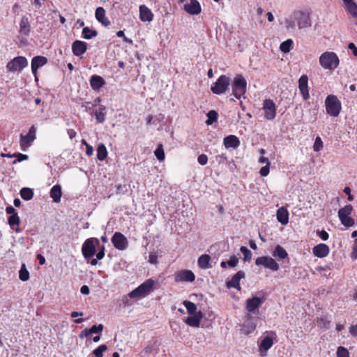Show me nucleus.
Segmentation results:
<instances>
[{
  "label": "nucleus",
  "instance_id": "72a5a7b5",
  "mask_svg": "<svg viewBox=\"0 0 357 357\" xmlns=\"http://www.w3.org/2000/svg\"><path fill=\"white\" fill-rule=\"evenodd\" d=\"M107 156V151L103 144H100L97 149V158L99 160H104Z\"/></svg>",
  "mask_w": 357,
  "mask_h": 357
},
{
  "label": "nucleus",
  "instance_id": "6ab92c4d",
  "mask_svg": "<svg viewBox=\"0 0 357 357\" xmlns=\"http://www.w3.org/2000/svg\"><path fill=\"white\" fill-rule=\"evenodd\" d=\"M329 247L324 243L318 244L312 248L313 255L317 257L323 258L329 253Z\"/></svg>",
  "mask_w": 357,
  "mask_h": 357
},
{
  "label": "nucleus",
  "instance_id": "1a4fd4ad",
  "mask_svg": "<svg viewBox=\"0 0 357 357\" xmlns=\"http://www.w3.org/2000/svg\"><path fill=\"white\" fill-rule=\"evenodd\" d=\"M255 264L257 266H263L266 268H269L273 271L279 269V265L275 260L270 257H259L255 260Z\"/></svg>",
  "mask_w": 357,
  "mask_h": 357
},
{
  "label": "nucleus",
  "instance_id": "4d7b16f0",
  "mask_svg": "<svg viewBox=\"0 0 357 357\" xmlns=\"http://www.w3.org/2000/svg\"><path fill=\"white\" fill-rule=\"evenodd\" d=\"M351 257L355 259H357V238L354 241L353 250L351 252Z\"/></svg>",
  "mask_w": 357,
  "mask_h": 357
},
{
  "label": "nucleus",
  "instance_id": "6e6d98bb",
  "mask_svg": "<svg viewBox=\"0 0 357 357\" xmlns=\"http://www.w3.org/2000/svg\"><path fill=\"white\" fill-rule=\"evenodd\" d=\"M15 157L17 158V160L13 161V164H15L17 161L21 162L28 159V155L22 153L15 154Z\"/></svg>",
  "mask_w": 357,
  "mask_h": 357
},
{
  "label": "nucleus",
  "instance_id": "20e7f679",
  "mask_svg": "<svg viewBox=\"0 0 357 357\" xmlns=\"http://www.w3.org/2000/svg\"><path fill=\"white\" fill-rule=\"evenodd\" d=\"M154 281L149 279L140 284L138 287L130 291L128 296L130 298H141L148 295L152 290Z\"/></svg>",
  "mask_w": 357,
  "mask_h": 357
},
{
  "label": "nucleus",
  "instance_id": "603ef678",
  "mask_svg": "<svg viewBox=\"0 0 357 357\" xmlns=\"http://www.w3.org/2000/svg\"><path fill=\"white\" fill-rule=\"evenodd\" d=\"M323 148V142L319 137H317L313 146L314 151H319Z\"/></svg>",
  "mask_w": 357,
  "mask_h": 357
},
{
  "label": "nucleus",
  "instance_id": "2f4dec72",
  "mask_svg": "<svg viewBox=\"0 0 357 357\" xmlns=\"http://www.w3.org/2000/svg\"><path fill=\"white\" fill-rule=\"evenodd\" d=\"M273 257H277L279 259H283L287 257L288 254L287 251L284 250V248L278 245H276L273 252Z\"/></svg>",
  "mask_w": 357,
  "mask_h": 357
},
{
  "label": "nucleus",
  "instance_id": "052dcab7",
  "mask_svg": "<svg viewBox=\"0 0 357 357\" xmlns=\"http://www.w3.org/2000/svg\"><path fill=\"white\" fill-rule=\"evenodd\" d=\"M105 256V247L102 246L98 252L96 254V257L98 259H102Z\"/></svg>",
  "mask_w": 357,
  "mask_h": 357
},
{
  "label": "nucleus",
  "instance_id": "e2e57ef3",
  "mask_svg": "<svg viewBox=\"0 0 357 357\" xmlns=\"http://www.w3.org/2000/svg\"><path fill=\"white\" fill-rule=\"evenodd\" d=\"M349 333L354 336H357V328L356 327V325H351L349 328Z\"/></svg>",
  "mask_w": 357,
  "mask_h": 357
},
{
  "label": "nucleus",
  "instance_id": "774afa93",
  "mask_svg": "<svg viewBox=\"0 0 357 357\" xmlns=\"http://www.w3.org/2000/svg\"><path fill=\"white\" fill-rule=\"evenodd\" d=\"M93 153V149L89 144H86V153L87 155H91Z\"/></svg>",
  "mask_w": 357,
  "mask_h": 357
},
{
  "label": "nucleus",
  "instance_id": "79ce46f5",
  "mask_svg": "<svg viewBox=\"0 0 357 357\" xmlns=\"http://www.w3.org/2000/svg\"><path fill=\"white\" fill-rule=\"evenodd\" d=\"M155 155L159 161H163L165 160V152L162 144H159L156 150L155 151Z\"/></svg>",
  "mask_w": 357,
  "mask_h": 357
},
{
  "label": "nucleus",
  "instance_id": "37998d69",
  "mask_svg": "<svg viewBox=\"0 0 357 357\" xmlns=\"http://www.w3.org/2000/svg\"><path fill=\"white\" fill-rule=\"evenodd\" d=\"M240 250L243 255V260L245 261H249L251 260L252 255L251 251L249 249H248L245 246H242Z\"/></svg>",
  "mask_w": 357,
  "mask_h": 357
},
{
  "label": "nucleus",
  "instance_id": "ea45409f",
  "mask_svg": "<svg viewBox=\"0 0 357 357\" xmlns=\"http://www.w3.org/2000/svg\"><path fill=\"white\" fill-rule=\"evenodd\" d=\"M293 41L291 39H288L284 42H282L280 45V50L284 52L287 53L291 50V47L292 46Z\"/></svg>",
  "mask_w": 357,
  "mask_h": 357
},
{
  "label": "nucleus",
  "instance_id": "2eb2a0df",
  "mask_svg": "<svg viewBox=\"0 0 357 357\" xmlns=\"http://www.w3.org/2000/svg\"><path fill=\"white\" fill-rule=\"evenodd\" d=\"M308 78L305 75H302L298 80V88L304 100L309 98Z\"/></svg>",
  "mask_w": 357,
  "mask_h": 357
},
{
  "label": "nucleus",
  "instance_id": "c9c22d12",
  "mask_svg": "<svg viewBox=\"0 0 357 357\" xmlns=\"http://www.w3.org/2000/svg\"><path fill=\"white\" fill-rule=\"evenodd\" d=\"M353 211L351 205H347L344 207L340 208L338 211L339 218L349 216Z\"/></svg>",
  "mask_w": 357,
  "mask_h": 357
},
{
  "label": "nucleus",
  "instance_id": "0eeeda50",
  "mask_svg": "<svg viewBox=\"0 0 357 357\" xmlns=\"http://www.w3.org/2000/svg\"><path fill=\"white\" fill-rule=\"evenodd\" d=\"M100 245V241L96 238L86 239L82 245V252L86 259L92 257L96 253V247Z\"/></svg>",
  "mask_w": 357,
  "mask_h": 357
},
{
  "label": "nucleus",
  "instance_id": "cd10ccee",
  "mask_svg": "<svg viewBox=\"0 0 357 357\" xmlns=\"http://www.w3.org/2000/svg\"><path fill=\"white\" fill-rule=\"evenodd\" d=\"M30 24L26 16H22L20 23V32L21 34L28 36L30 33Z\"/></svg>",
  "mask_w": 357,
  "mask_h": 357
},
{
  "label": "nucleus",
  "instance_id": "393cba45",
  "mask_svg": "<svg viewBox=\"0 0 357 357\" xmlns=\"http://www.w3.org/2000/svg\"><path fill=\"white\" fill-rule=\"evenodd\" d=\"M96 17L97 20L104 26L110 24L109 20L105 17V10L102 7H98L96 10Z\"/></svg>",
  "mask_w": 357,
  "mask_h": 357
},
{
  "label": "nucleus",
  "instance_id": "8fccbe9b",
  "mask_svg": "<svg viewBox=\"0 0 357 357\" xmlns=\"http://www.w3.org/2000/svg\"><path fill=\"white\" fill-rule=\"evenodd\" d=\"M347 11L354 17L357 18V4L355 3L351 5H348L346 7Z\"/></svg>",
  "mask_w": 357,
  "mask_h": 357
},
{
  "label": "nucleus",
  "instance_id": "c03bdc74",
  "mask_svg": "<svg viewBox=\"0 0 357 357\" xmlns=\"http://www.w3.org/2000/svg\"><path fill=\"white\" fill-rule=\"evenodd\" d=\"M340 220L341 221V223L347 227H352L355 224L354 220L349 216L340 218Z\"/></svg>",
  "mask_w": 357,
  "mask_h": 357
},
{
  "label": "nucleus",
  "instance_id": "f3484780",
  "mask_svg": "<svg viewBox=\"0 0 357 357\" xmlns=\"http://www.w3.org/2000/svg\"><path fill=\"white\" fill-rule=\"evenodd\" d=\"M261 304V299L259 297L254 296L251 298L247 299L245 309L249 312H253L255 310L258 309Z\"/></svg>",
  "mask_w": 357,
  "mask_h": 357
},
{
  "label": "nucleus",
  "instance_id": "6e6552de",
  "mask_svg": "<svg viewBox=\"0 0 357 357\" xmlns=\"http://www.w3.org/2000/svg\"><path fill=\"white\" fill-rule=\"evenodd\" d=\"M28 65L26 59L24 56H17L7 63L6 68L9 72H20Z\"/></svg>",
  "mask_w": 357,
  "mask_h": 357
},
{
  "label": "nucleus",
  "instance_id": "3c124183",
  "mask_svg": "<svg viewBox=\"0 0 357 357\" xmlns=\"http://www.w3.org/2000/svg\"><path fill=\"white\" fill-rule=\"evenodd\" d=\"M102 331H103V325L100 324L98 326L93 325L91 328L89 329L88 332L91 333V334L100 333L102 332Z\"/></svg>",
  "mask_w": 357,
  "mask_h": 357
},
{
  "label": "nucleus",
  "instance_id": "4468645a",
  "mask_svg": "<svg viewBox=\"0 0 357 357\" xmlns=\"http://www.w3.org/2000/svg\"><path fill=\"white\" fill-rule=\"evenodd\" d=\"M245 319V322L242 326V331L244 334H249L255 331L257 323L250 314H247Z\"/></svg>",
  "mask_w": 357,
  "mask_h": 357
},
{
  "label": "nucleus",
  "instance_id": "864d4df0",
  "mask_svg": "<svg viewBox=\"0 0 357 357\" xmlns=\"http://www.w3.org/2000/svg\"><path fill=\"white\" fill-rule=\"evenodd\" d=\"M227 263L230 267H236L238 263V259L236 256H231L230 259L227 261Z\"/></svg>",
  "mask_w": 357,
  "mask_h": 357
},
{
  "label": "nucleus",
  "instance_id": "f8f14e48",
  "mask_svg": "<svg viewBox=\"0 0 357 357\" xmlns=\"http://www.w3.org/2000/svg\"><path fill=\"white\" fill-rule=\"evenodd\" d=\"M245 276V273L243 271H238L236 274H234L231 279L226 282V286L228 289L235 288L237 290L240 291L241 289L240 286V280L242 278H244Z\"/></svg>",
  "mask_w": 357,
  "mask_h": 357
},
{
  "label": "nucleus",
  "instance_id": "e433bc0d",
  "mask_svg": "<svg viewBox=\"0 0 357 357\" xmlns=\"http://www.w3.org/2000/svg\"><path fill=\"white\" fill-rule=\"evenodd\" d=\"M183 303L185 305V307H186L188 313L189 314L193 315V314H195L196 313H197V305L194 303L188 301H184Z\"/></svg>",
  "mask_w": 357,
  "mask_h": 357
},
{
  "label": "nucleus",
  "instance_id": "69168bd1",
  "mask_svg": "<svg viewBox=\"0 0 357 357\" xmlns=\"http://www.w3.org/2000/svg\"><path fill=\"white\" fill-rule=\"evenodd\" d=\"M6 211L8 214H10V215H13V214H16V211H15V209L13 207V206H8L6 207Z\"/></svg>",
  "mask_w": 357,
  "mask_h": 357
},
{
  "label": "nucleus",
  "instance_id": "a18cd8bd",
  "mask_svg": "<svg viewBox=\"0 0 357 357\" xmlns=\"http://www.w3.org/2000/svg\"><path fill=\"white\" fill-rule=\"evenodd\" d=\"M105 107H100V111L99 112H96V119H97V121L98 123H102L104 122L105 119Z\"/></svg>",
  "mask_w": 357,
  "mask_h": 357
},
{
  "label": "nucleus",
  "instance_id": "9b49d317",
  "mask_svg": "<svg viewBox=\"0 0 357 357\" xmlns=\"http://www.w3.org/2000/svg\"><path fill=\"white\" fill-rule=\"evenodd\" d=\"M112 242L114 246L119 250H124L128 245L127 238L120 232H116L113 235Z\"/></svg>",
  "mask_w": 357,
  "mask_h": 357
},
{
  "label": "nucleus",
  "instance_id": "c85d7f7f",
  "mask_svg": "<svg viewBox=\"0 0 357 357\" xmlns=\"http://www.w3.org/2000/svg\"><path fill=\"white\" fill-rule=\"evenodd\" d=\"M211 257L208 255H202L198 259V265L202 269H208L211 267Z\"/></svg>",
  "mask_w": 357,
  "mask_h": 357
},
{
  "label": "nucleus",
  "instance_id": "de8ad7c7",
  "mask_svg": "<svg viewBox=\"0 0 357 357\" xmlns=\"http://www.w3.org/2000/svg\"><path fill=\"white\" fill-rule=\"evenodd\" d=\"M8 223L10 226L13 225H18L20 222V218L17 215V213L13 214L8 218Z\"/></svg>",
  "mask_w": 357,
  "mask_h": 357
},
{
  "label": "nucleus",
  "instance_id": "f704fd0d",
  "mask_svg": "<svg viewBox=\"0 0 357 357\" xmlns=\"http://www.w3.org/2000/svg\"><path fill=\"white\" fill-rule=\"evenodd\" d=\"M21 197L26 201L31 200L33 197V191L29 188H23L20 190Z\"/></svg>",
  "mask_w": 357,
  "mask_h": 357
},
{
  "label": "nucleus",
  "instance_id": "a19ab883",
  "mask_svg": "<svg viewBox=\"0 0 357 357\" xmlns=\"http://www.w3.org/2000/svg\"><path fill=\"white\" fill-rule=\"evenodd\" d=\"M19 278L22 281H27L29 278V273L27 271L25 264H22L20 272H19Z\"/></svg>",
  "mask_w": 357,
  "mask_h": 357
},
{
  "label": "nucleus",
  "instance_id": "f03ea898",
  "mask_svg": "<svg viewBox=\"0 0 357 357\" xmlns=\"http://www.w3.org/2000/svg\"><path fill=\"white\" fill-rule=\"evenodd\" d=\"M339 58L335 52H326L319 56V63L326 70H335L339 66Z\"/></svg>",
  "mask_w": 357,
  "mask_h": 357
},
{
  "label": "nucleus",
  "instance_id": "473e14b6",
  "mask_svg": "<svg viewBox=\"0 0 357 357\" xmlns=\"http://www.w3.org/2000/svg\"><path fill=\"white\" fill-rule=\"evenodd\" d=\"M273 344V341L271 337H265L262 341L261 342V344L259 345L260 350H264V351H268Z\"/></svg>",
  "mask_w": 357,
  "mask_h": 357
},
{
  "label": "nucleus",
  "instance_id": "a211bd4d",
  "mask_svg": "<svg viewBox=\"0 0 357 357\" xmlns=\"http://www.w3.org/2000/svg\"><path fill=\"white\" fill-rule=\"evenodd\" d=\"M195 279V276L194 273L190 270H182L179 271L175 278L176 282H192Z\"/></svg>",
  "mask_w": 357,
  "mask_h": 357
},
{
  "label": "nucleus",
  "instance_id": "680f3d73",
  "mask_svg": "<svg viewBox=\"0 0 357 357\" xmlns=\"http://www.w3.org/2000/svg\"><path fill=\"white\" fill-rule=\"evenodd\" d=\"M149 258V261L151 264H156L157 263L158 257H157L156 254H155V253L150 254Z\"/></svg>",
  "mask_w": 357,
  "mask_h": 357
},
{
  "label": "nucleus",
  "instance_id": "0e129e2a",
  "mask_svg": "<svg viewBox=\"0 0 357 357\" xmlns=\"http://www.w3.org/2000/svg\"><path fill=\"white\" fill-rule=\"evenodd\" d=\"M80 291L82 294H83L84 295H88L90 292V290H89V288L88 286L83 285L80 289Z\"/></svg>",
  "mask_w": 357,
  "mask_h": 357
},
{
  "label": "nucleus",
  "instance_id": "aec40b11",
  "mask_svg": "<svg viewBox=\"0 0 357 357\" xmlns=\"http://www.w3.org/2000/svg\"><path fill=\"white\" fill-rule=\"evenodd\" d=\"M184 10L189 14L197 15L201 12V6L197 0H190L188 3L184 5Z\"/></svg>",
  "mask_w": 357,
  "mask_h": 357
},
{
  "label": "nucleus",
  "instance_id": "dca6fc26",
  "mask_svg": "<svg viewBox=\"0 0 357 357\" xmlns=\"http://www.w3.org/2000/svg\"><path fill=\"white\" fill-rule=\"evenodd\" d=\"M47 62V59L45 56H37L33 58L31 61V70L33 74L35 75L36 78L37 70L40 67L43 66Z\"/></svg>",
  "mask_w": 357,
  "mask_h": 357
},
{
  "label": "nucleus",
  "instance_id": "b1692460",
  "mask_svg": "<svg viewBox=\"0 0 357 357\" xmlns=\"http://www.w3.org/2000/svg\"><path fill=\"white\" fill-rule=\"evenodd\" d=\"M203 317V313L201 311H199L195 314L190 315L185 320V323L192 327H199L200 321Z\"/></svg>",
  "mask_w": 357,
  "mask_h": 357
},
{
  "label": "nucleus",
  "instance_id": "5701e85b",
  "mask_svg": "<svg viewBox=\"0 0 357 357\" xmlns=\"http://www.w3.org/2000/svg\"><path fill=\"white\" fill-rule=\"evenodd\" d=\"M139 17L142 22H151L153 20V15L148 7L142 5L139 6Z\"/></svg>",
  "mask_w": 357,
  "mask_h": 357
},
{
  "label": "nucleus",
  "instance_id": "7ed1b4c3",
  "mask_svg": "<svg viewBox=\"0 0 357 357\" xmlns=\"http://www.w3.org/2000/svg\"><path fill=\"white\" fill-rule=\"evenodd\" d=\"M232 95L240 100L242 97L245 98V93L247 89V82L241 75H236L231 84Z\"/></svg>",
  "mask_w": 357,
  "mask_h": 357
},
{
  "label": "nucleus",
  "instance_id": "5fc2aeb1",
  "mask_svg": "<svg viewBox=\"0 0 357 357\" xmlns=\"http://www.w3.org/2000/svg\"><path fill=\"white\" fill-rule=\"evenodd\" d=\"M197 160L201 165H205L207 164L208 157L205 154H201L198 156Z\"/></svg>",
  "mask_w": 357,
  "mask_h": 357
},
{
  "label": "nucleus",
  "instance_id": "c756f323",
  "mask_svg": "<svg viewBox=\"0 0 357 357\" xmlns=\"http://www.w3.org/2000/svg\"><path fill=\"white\" fill-rule=\"evenodd\" d=\"M259 162L261 164H266V165L261 168L259 174L261 176H266L269 174L270 170V162L268 158L261 156L259 159Z\"/></svg>",
  "mask_w": 357,
  "mask_h": 357
},
{
  "label": "nucleus",
  "instance_id": "49530a36",
  "mask_svg": "<svg viewBox=\"0 0 357 357\" xmlns=\"http://www.w3.org/2000/svg\"><path fill=\"white\" fill-rule=\"evenodd\" d=\"M107 349V345L102 344L99 346L97 349H96L93 354L95 355L96 357H102V353L105 351Z\"/></svg>",
  "mask_w": 357,
  "mask_h": 357
},
{
  "label": "nucleus",
  "instance_id": "58836bf2",
  "mask_svg": "<svg viewBox=\"0 0 357 357\" xmlns=\"http://www.w3.org/2000/svg\"><path fill=\"white\" fill-rule=\"evenodd\" d=\"M82 33L85 39H91L93 37H96L98 35V32L96 30H91L89 27H84Z\"/></svg>",
  "mask_w": 357,
  "mask_h": 357
},
{
  "label": "nucleus",
  "instance_id": "13d9d810",
  "mask_svg": "<svg viewBox=\"0 0 357 357\" xmlns=\"http://www.w3.org/2000/svg\"><path fill=\"white\" fill-rule=\"evenodd\" d=\"M318 236L324 241L328 240L329 237L328 234L325 230L318 231Z\"/></svg>",
  "mask_w": 357,
  "mask_h": 357
},
{
  "label": "nucleus",
  "instance_id": "f257e3e1",
  "mask_svg": "<svg viewBox=\"0 0 357 357\" xmlns=\"http://www.w3.org/2000/svg\"><path fill=\"white\" fill-rule=\"evenodd\" d=\"M296 23L300 29L310 27L311 26L310 18L308 14L297 11L285 20V25L287 29H294Z\"/></svg>",
  "mask_w": 357,
  "mask_h": 357
},
{
  "label": "nucleus",
  "instance_id": "423d86ee",
  "mask_svg": "<svg viewBox=\"0 0 357 357\" xmlns=\"http://www.w3.org/2000/svg\"><path fill=\"white\" fill-rule=\"evenodd\" d=\"M230 79L226 75H221L211 86V91L216 95L225 93L229 89Z\"/></svg>",
  "mask_w": 357,
  "mask_h": 357
},
{
  "label": "nucleus",
  "instance_id": "4be33fe9",
  "mask_svg": "<svg viewBox=\"0 0 357 357\" xmlns=\"http://www.w3.org/2000/svg\"><path fill=\"white\" fill-rule=\"evenodd\" d=\"M276 216L278 221L280 222L282 225H286L288 224L289 212L285 207L282 206L279 208L277 211Z\"/></svg>",
  "mask_w": 357,
  "mask_h": 357
},
{
  "label": "nucleus",
  "instance_id": "a878e982",
  "mask_svg": "<svg viewBox=\"0 0 357 357\" xmlns=\"http://www.w3.org/2000/svg\"><path fill=\"white\" fill-rule=\"evenodd\" d=\"M224 145L227 149H236L240 145V141L235 135H229L224 139Z\"/></svg>",
  "mask_w": 357,
  "mask_h": 357
},
{
  "label": "nucleus",
  "instance_id": "9d476101",
  "mask_svg": "<svg viewBox=\"0 0 357 357\" xmlns=\"http://www.w3.org/2000/svg\"><path fill=\"white\" fill-rule=\"evenodd\" d=\"M263 109L266 119L272 120L275 117L276 108L275 105L272 100L266 99L264 101Z\"/></svg>",
  "mask_w": 357,
  "mask_h": 357
},
{
  "label": "nucleus",
  "instance_id": "338daca9",
  "mask_svg": "<svg viewBox=\"0 0 357 357\" xmlns=\"http://www.w3.org/2000/svg\"><path fill=\"white\" fill-rule=\"evenodd\" d=\"M89 331V329L88 328H85L84 331H82L81 332V333L79 334V337L81 338L84 337H88L91 334V333L88 332Z\"/></svg>",
  "mask_w": 357,
  "mask_h": 357
},
{
  "label": "nucleus",
  "instance_id": "09e8293b",
  "mask_svg": "<svg viewBox=\"0 0 357 357\" xmlns=\"http://www.w3.org/2000/svg\"><path fill=\"white\" fill-rule=\"evenodd\" d=\"M337 357H349V353L346 348L339 347L337 350Z\"/></svg>",
  "mask_w": 357,
  "mask_h": 357
},
{
  "label": "nucleus",
  "instance_id": "bf43d9fd",
  "mask_svg": "<svg viewBox=\"0 0 357 357\" xmlns=\"http://www.w3.org/2000/svg\"><path fill=\"white\" fill-rule=\"evenodd\" d=\"M348 48L351 50L355 56H357V47L354 43H350L348 45Z\"/></svg>",
  "mask_w": 357,
  "mask_h": 357
},
{
  "label": "nucleus",
  "instance_id": "7c9ffc66",
  "mask_svg": "<svg viewBox=\"0 0 357 357\" xmlns=\"http://www.w3.org/2000/svg\"><path fill=\"white\" fill-rule=\"evenodd\" d=\"M61 188L59 185H56L52 187L50 191V195L54 202L58 203L61 201Z\"/></svg>",
  "mask_w": 357,
  "mask_h": 357
},
{
  "label": "nucleus",
  "instance_id": "ddd939ff",
  "mask_svg": "<svg viewBox=\"0 0 357 357\" xmlns=\"http://www.w3.org/2000/svg\"><path fill=\"white\" fill-rule=\"evenodd\" d=\"M36 128L34 126H32L27 135H21L20 145L22 147L29 146L33 140L36 139Z\"/></svg>",
  "mask_w": 357,
  "mask_h": 357
},
{
  "label": "nucleus",
  "instance_id": "4c0bfd02",
  "mask_svg": "<svg viewBox=\"0 0 357 357\" xmlns=\"http://www.w3.org/2000/svg\"><path fill=\"white\" fill-rule=\"evenodd\" d=\"M207 117L208 119L206 121V125H211L217 121L218 112L215 110H210L207 114Z\"/></svg>",
  "mask_w": 357,
  "mask_h": 357
},
{
  "label": "nucleus",
  "instance_id": "bb28decb",
  "mask_svg": "<svg viewBox=\"0 0 357 357\" xmlns=\"http://www.w3.org/2000/svg\"><path fill=\"white\" fill-rule=\"evenodd\" d=\"M105 83L104 79L98 75H93L90 79L91 86L95 91H98Z\"/></svg>",
  "mask_w": 357,
  "mask_h": 357
},
{
  "label": "nucleus",
  "instance_id": "412c9836",
  "mask_svg": "<svg viewBox=\"0 0 357 357\" xmlns=\"http://www.w3.org/2000/svg\"><path fill=\"white\" fill-rule=\"evenodd\" d=\"M86 50V43L83 41L75 40L72 45V50L75 56H80L83 54Z\"/></svg>",
  "mask_w": 357,
  "mask_h": 357
},
{
  "label": "nucleus",
  "instance_id": "39448f33",
  "mask_svg": "<svg viewBox=\"0 0 357 357\" xmlns=\"http://www.w3.org/2000/svg\"><path fill=\"white\" fill-rule=\"evenodd\" d=\"M327 114L332 116H337L341 110V104L337 98L334 95H329L325 100Z\"/></svg>",
  "mask_w": 357,
  "mask_h": 357
}]
</instances>
